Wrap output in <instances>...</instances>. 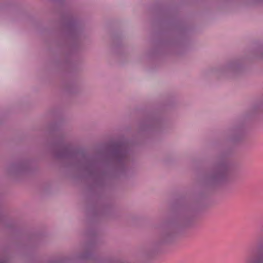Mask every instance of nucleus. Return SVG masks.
I'll use <instances>...</instances> for the list:
<instances>
[{
	"instance_id": "1",
	"label": "nucleus",
	"mask_w": 263,
	"mask_h": 263,
	"mask_svg": "<svg viewBox=\"0 0 263 263\" xmlns=\"http://www.w3.org/2000/svg\"><path fill=\"white\" fill-rule=\"evenodd\" d=\"M250 260H249V259H248V260H247V263H249V262H250Z\"/></svg>"
}]
</instances>
